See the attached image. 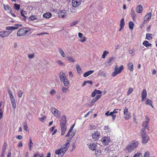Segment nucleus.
I'll list each match as a JSON object with an SVG mask.
<instances>
[{"mask_svg": "<svg viewBox=\"0 0 157 157\" xmlns=\"http://www.w3.org/2000/svg\"><path fill=\"white\" fill-rule=\"evenodd\" d=\"M66 117L65 116H63L61 118L60 121V126L61 128V134L62 135H64L66 130Z\"/></svg>", "mask_w": 157, "mask_h": 157, "instance_id": "obj_1", "label": "nucleus"}, {"mask_svg": "<svg viewBox=\"0 0 157 157\" xmlns=\"http://www.w3.org/2000/svg\"><path fill=\"white\" fill-rule=\"evenodd\" d=\"M68 142L65 144L59 150H56L55 153L59 156H63L68 148Z\"/></svg>", "mask_w": 157, "mask_h": 157, "instance_id": "obj_2", "label": "nucleus"}, {"mask_svg": "<svg viewBox=\"0 0 157 157\" xmlns=\"http://www.w3.org/2000/svg\"><path fill=\"white\" fill-rule=\"evenodd\" d=\"M31 30V28L29 27H24L18 30L17 35L18 36H24L27 34Z\"/></svg>", "mask_w": 157, "mask_h": 157, "instance_id": "obj_3", "label": "nucleus"}, {"mask_svg": "<svg viewBox=\"0 0 157 157\" xmlns=\"http://www.w3.org/2000/svg\"><path fill=\"white\" fill-rule=\"evenodd\" d=\"M124 67L123 65H121L119 67H116L115 68L114 72L112 74L113 77H115L118 74L120 73L123 70Z\"/></svg>", "mask_w": 157, "mask_h": 157, "instance_id": "obj_4", "label": "nucleus"}, {"mask_svg": "<svg viewBox=\"0 0 157 157\" xmlns=\"http://www.w3.org/2000/svg\"><path fill=\"white\" fill-rule=\"evenodd\" d=\"M66 12V11L65 10H62L60 11L58 13V15L59 17L61 18L66 17L67 16Z\"/></svg>", "mask_w": 157, "mask_h": 157, "instance_id": "obj_5", "label": "nucleus"}, {"mask_svg": "<svg viewBox=\"0 0 157 157\" xmlns=\"http://www.w3.org/2000/svg\"><path fill=\"white\" fill-rule=\"evenodd\" d=\"M51 111L55 116L59 118H60V114L59 111L58 109L53 108L52 109Z\"/></svg>", "mask_w": 157, "mask_h": 157, "instance_id": "obj_6", "label": "nucleus"}, {"mask_svg": "<svg viewBox=\"0 0 157 157\" xmlns=\"http://www.w3.org/2000/svg\"><path fill=\"white\" fill-rule=\"evenodd\" d=\"M82 1V0H72V4L73 7H76L79 6Z\"/></svg>", "mask_w": 157, "mask_h": 157, "instance_id": "obj_7", "label": "nucleus"}, {"mask_svg": "<svg viewBox=\"0 0 157 157\" xmlns=\"http://www.w3.org/2000/svg\"><path fill=\"white\" fill-rule=\"evenodd\" d=\"M110 141L109 138L106 136H104L101 139V141L103 144L105 145H107Z\"/></svg>", "mask_w": 157, "mask_h": 157, "instance_id": "obj_8", "label": "nucleus"}, {"mask_svg": "<svg viewBox=\"0 0 157 157\" xmlns=\"http://www.w3.org/2000/svg\"><path fill=\"white\" fill-rule=\"evenodd\" d=\"M22 25L21 24H16L13 26L6 27V29L8 30H15L18 29L19 27H21Z\"/></svg>", "mask_w": 157, "mask_h": 157, "instance_id": "obj_9", "label": "nucleus"}, {"mask_svg": "<svg viewBox=\"0 0 157 157\" xmlns=\"http://www.w3.org/2000/svg\"><path fill=\"white\" fill-rule=\"evenodd\" d=\"M89 148L91 150H96L97 148V143H91L88 145Z\"/></svg>", "mask_w": 157, "mask_h": 157, "instance_id": "obj_10", "label": "nucleus"}, {"mask_svg": "<svg viewBox=\"0 0 157 157\" xmlns=\"http://www.w3.org/2000/svg\"><path fill=\"white\" fill-rule=\"evenodd\" d=\"M11 33L9 31H1L0 32V36L3 38L8 36Z\"/></svg>", "mask_w": 157, "mask_h": 157, "instance_id": "obj_11", "label": "nucleus"}, {"mask_svg": "<svg viewBox=\"0 0 157 157\" xmlns=\"http://www.w3.org/2000/svg\"><path fill=\"white\" fill-rule=\"evenodd\" d=\"M142 143L143 144H145L147 143L149 139V137L147 135H143L142 136Z\"/></svg>", "mask_w": 157, "mask_h": 157, "instance_id": "obj_12", "label": "nucleus"}, {"mask_svg": "<svg viewBox=\"0 0 157 157\" xmlns=\"http://www.w3.org/2000/svg\"><path fill=\"white\" fill-rule=\"evenodd\" d=\"M145 118L146 121H145L143 122L142 126L144 128H145L148 130H149V128L148 127L147 124L150 121V119L147 116L145 117Z\"/></svg>", "mask_w": 157, "mask_h": 157, "instance_id": "obj_13", "label": "nucleus"}, {"mask_svg": "<svg viewBox=\"0 0 157 157\" xmlns=\"http://www.w3.org/2000/svg\"><path fill=\"white\" fill-rule=\"evenodd\" d=\"M92 137L95 140H98L100 137V135L99 132L98 131H95L94 133L92 134Z\"/></svg>", "mask_w": 157, "mask_h": 157, "instance_id": "obj_14", "label": "nucleus"}, {"mask_svg": "<svg viewBox=\"0 0 157 157\" xmlns=\"http://www.w3.org/2000/svg\"><path fill=\"white\" fill-rule=\"evenodd\" d=\"M152 15V14L151 12L148 13L145 16L144 18V21L147 22L149 21V20L151 19Z\"/></svg>", "mask_w": 157, "mask_h": 157, "instance_id": "obj_15", "label": "nucleus"}, {"mask_svg": "<svg viewBox=\"0 0 157 157\" xmlns=\"http://www.w3.org/2000/svg\"><path fill=\"white\" fill-rule=\"evenodd\" d=\"M129 143L134 149L137 147L139 144L138 141L136 140H133L132 142H130Z\"/></svg>", "mask_w": 157, "mask_h": 157, "instance_id": "obj_16", "label": "nucleus"}, {"mask_svg": "<svg viewBox=\"0 0 157 157\" xmlns=\"http://www.w3.org/2000/svg\"><path fill=\"white\" fill-rule=\"evenodd\" d=\"M147 96V93L146 90H143L141 94L142 101H144Z\"/></svg>", "mask_w": 157, "mask_h": 157, "instance_id": "obj_17", "label": "nucleus"}, {"mask_svg": "<svg viewBox=\"0 0 157 157\" xmlns=\"http://www.w3.org/2000/svg\"><path fill=\"white\" fill-rule=\"evenodd\" d=\"M131 15L132 20L134 21H136V16L133 8H132L131 10Z\"/></svg>", "mask_w": 157, "mask_h": 157, "instance_id": "obj_18", "label": "nucleus"}, {"mask_svg": "<svg viewBox=\"0 0 157 157\" xmlns=\"http://www.w3.org/2000/svg\"><path fill=\"white\" fill-rule=\"evenodd\" d=\"M136 10L137 13H142L143 10V7L141 5H139L136 7Z\"/></svg>", "mask_w": 157, "mask_h": 157, "instance_id": "obj_19", "label": "nucleus"}, {"mask_svg": "<svg viewBox=\"0 0 157 157\" xmlns=\"http://www.w3.org/2000/svg\"><path fill=\"white\" fill-rule=\"evenodd\" d=\"M21 15L23 17L22 19L23 20L25 21L26 19V16L27 15L26 12L25 11L21 10Z\"/></svg>", "mask_w": 157, "mask_h": 157, "instance_id": "obj_20", "label": "nucleus"}, {"mask_svg": "<svg viewBox=\"0 0 157 157\" xmlns=\"http://www.w3.org/2000/svg\"><path fill=\"white\" fill-rule=\"evenodd\" d=\"M101 95H98L96 96V97L93 98L91 101V103L92 104L94 103L96 101H97L101 97Z\"/></svg>", "mask_w": 157, "mask_h": 157, "instance_id": "obj_21", "label": "nucleus"}, {"mask_svg": "<svg viewBox=\"0 0 157 157\" xmlns=\"http://www.w3.org/2000/svg\"><path fill=\"white\" fill-rule=\"evenodd\" d=\"M52 16V13L50 12H47L43 14V17L47 19L50 18Z\"/></svg>", "mask_w": 157, "mask_h": 157, "instance_id": "obj_22", "label": "nucleus"}, {"mask_svg": "<svg viewBox=\"0 0 157 157\" xmlns=\"http://www.w3.org/2000/svg\"><path fill=\"white\" fill-rule=\"evenodd\" d=\"M126 150L129 152L132 151L134 149L131 145L129 143L126 148Z\"/></svg>", "mask_w": 157, "mask_h": 157, "instance_id": "obj_23", "label": "nucleus"}, {"mask_svg": "<svg viewBox=\"0 0 157 157\" xmlns=\"http://www.w3.org/2000/svg\"><path fill=\"white\" fill-rule=\"evenodd\" d=\"M94 72V70H90L86 72L83 75L84 77H86L89 76Z\"/></svg>", "mask_w": 157, "mask_h": 157, "instance_id": "obj_24", "label": "nucleus"}, {"mask_svg": "<svg viewBox=\"0 0 157 157\" xmlns=\"http://www.w3.org/2000/svg\"><path fill=\"white\" fill-rule=\"evenodd\" d=\"M12 105L14 109H15L16 108V103L14 98L10 99Z\"/></svg>", "mask_w": 157, "mask_h": 157, "instance_id": "obj_25", "label": "nucleus"}, {"mask_svg": "<svg viewBox=\"0 0 157 157\" xmlns=\"http://www.w3.org/2000/svg\"><path fill=\"white\" fill-rule=\"evenodd\" d=\"M59 78L61 82H63L64 79H66L65 74L63 73H62L60 75Z\"/></svg>", "mask_w": 157, "mask_h": 157, "instance_id": "obj_26", "label": "nucleus"}, {"mask_svg": "<svg viewBox=\"0 0 157 157\" xmlns=\"http://www.w3.org/2000/svg\"><path fill=\"white\" fill-rule=\"evenodd\" d=\"M143 44L147 48H149L150 47H151V44L149 43V42L147 40L144 41L143 43Z\"/></svg>", "mask_w": 157, "mask_h": 157, "instance_id": "obj_27", "label": "nucleus"}, {"mask_svg": "<svg viewBox=\"0 0 157 157\" xmlns=\"http://www.w3.org/2000/svg\"><path fill=\"white\" fill-rule=\"evenodd\" d=\"M128 69L130 70L131 71H133V66L132 62H130L128 63Z\"/></svg>", "mask_w": 157, "mask_h": 157, "instance_id": "obj_28", "label": "nucleus"}, {"mask_svg": "<svg viewBox=\"0 0 157 157\" xmlns=\"http://www.w3.org/2000/svg\"><path fill=\"white\" fill-rule=\"evenodd\" d=\"M59 51L60 55L63 57H66V55L63 50L61 48H59L58 49Z\"/></svg>", "mask_w": 157, "mask_h": 157, "instance_id": "obj_29", "label": "nucleus"}, {"mask_svg": "<svg viewBox=\"0 0 157 157\" xmlns=\"http://www.w3.org/2000/svg\"><path fill=\"white\" fill-rule=\"evenodd\" d=\"M37 16L36 15H33L30 16L29 17V20L30 21H33L37 19Z\"/></svg>", "mask_w": 157, "mask_h": 157, "instance_id": "obj_30", "label": "nucleus"}, {"mask_svg": "<svg viewBox=\"0 0 157 157\" xmlns=\"http://www.w3.org/2000/svg\"><path fill=\"white\" fill-rule=\"evenodd\" d=\"M124 115L125 116L124 117V118L125 120H128L130 119L131 117V113H130Z\"/></svg>", "mask_w": 157, "mask_h": 157, "instance_id": "obj_31", "label": "nucleus"}, {"mask_svg": "<svg viewBox=\"0 0 157 157\" xmlns=\"http://www.w3.org/2000/svg\"><path fill=\"white\" fill-rule=\"evenodd\" d=\"M33 143L32 142L31 138L29 139V150L31 151L32 150V148L33 147Z\"/></svg>", "mask_w": 157, "mask_h": 157, "instance_id": "obj_32", "label": "nucleus"}, {"mask_svg": "<svg viewBox=\"0 0 157 157\" xmlns=\"http://www.w3.org/2000/svg\"><path fill=\"white\" fill-rule=\"evenodd\" d=\"M134 24L132 21H130L129 23L128 26L129 28L131 30H132L133 28Z\"/></svg>", "mask_w": 157, "mask_h": 157, "instance_id": "obj_33", "label": "nucleus"}, {"mask_svg": "<svg viewBox=\"0 0 157 157\" xmlns=\"http://www.w3.org/2000/svg\"><path fill=\"white\" fill-rule=\"evenodd\" d=\"M152 34H151L147 33L146 34V37L145 39L147 40H150L152 39Z\"/></svg>", "mask_w": 157, "mask_h": 157, "instance_id": "obj_34", "label": "nucleus"}, {"mask_svg": "<svg viewBox=\"0 0 157 157\" xmlns=\"http://www.w3.org/2000/svg\"><path fill=\"white\" fill-rule=\"evenodd\" d=\"M109 54V52L106 50L105 51L102 56V57L103 59H105L107 55Z\"/></svg>", "mask_w": 157, "mask_h": 157, "instance_id": "obj_35", "label": "nucleus"}, {"mask_svg": "<svg viewBox=\"0 0 157 157\" xmlns=\"http://www.w3.org/2000/svg\"><path fill=\"white\" fill-rule=\"evenodd\" d=\"M63 82L64 86L66 87L67 86L69 83V82L67 78H66V79H64V80H63Z\"/></svg>", "mask_w": 157, "mask_h": 157, "instance_id": "obj_36", "label": "nucleus"}, {"mask_svg": "<svg viewBox=\"0 0 157 157\" xmlns=\"http://www.w3.org/2000/svg\"><path fill=\"white\" fill-rule=\"evenodd\" d=\"M8 93L10 97V100L14 98L12 92L10 90H8Z\"/></svg>", "mask_w": 157, "mask_h": 157, "instance_id": "obj_37", "label": "nucleus"}, {"mask_svg": "<svg viewBox=\"0 0 157 157\" xmlns=\"http://www.w3.org/2000/svg\"><path fill=\"white\" fill-rule=\"evenodd\" d=\"M4 7L6 10L10 11H11V8L9 5L5 6L4 5Z\"/></svg>", "mask_w": 157, "mask_h": 157, "instance_id": "obj_38", "label": "nucleus"}, {"mask_svg": "<svg viewBox=\"0 0 157 157\" xmlns=\"http://www.w3.org/2000/svg\"><path fill=\"white\" fill-rule=\"evenodd\" d=\"M146 100V104L147 105H150L152 107H153V105H151L152 103V101L149 99H147Z\"/></svg>", "mask_w": 157, "mask_h": 157, "instance_id": "obj_39", "label": "nucleus"}, {"mask_svg": "<svg viewBox=\"0 0 157 157\" xmlns=\"http://www.w3.org/2000/svg\"><path fill=\"white\" fill-rule=\"evenodd\" d=\"M34 157H44L43 154L40 155L38 153H35L33 155Z\"/></svg>", "mask_w": 157, "mask_h": 157, "instance_id": "obj_40", "label": "nucleus"}, {"mask_svg": "<svg viewBox=\"0 0 157 157\" xmlns=\"http://www.w3.org/2000/svg\"><path fill=\"white\" fill-rule=\"evenodd\" d=\"M62 91L63 93H66L69 91V89L67 87L63 86L62 88Z\"/></svg>", "mask_w": 157, "mask_h": 157, "instance_id": "obj_41", "label": "nucleus"}, {"mask_svg": "<svg viewBox=\"0 0 157 157\" xmlns=\"http://www.w3.org/2000/svg\"><path fill=\"white\" fill-rule=\"evenodd\" d=\"M133 89L132 88H130L127 92V95L128 96L130 95L133 91Z\"/></svg>", "mask_w": 157, "mask_h": 157, "instance_id": "obj_42", "label": "nucleus"}, {"mask_svg": "<svg viewBox=\"0 0 157 157\" xmlns=\"http://www.w3.org/2000/svg\"><path fill=\"white\" fill-rule=\"evenodd\" d=\"M23 126L25 130L27 132H29V130L28 129V127L27 124L25 123H23Z\"/></svg>", "mask_w": 157, "mask_h": 157, "instance_id": "obj_43", "label": "nucleus"}, {"mask_svg": "<svg viewBox=\"0 0 157 157\" xmlns=\"http://www.w3.org/2000/svg\"><path fill=\"white\" fill-rule=\"evenodd\" d=\"M146 128H143L142 129H141V133L142 135V136L143 135H146L145 131H146Z\"/></svg>", "mask_w": 157, "mask_h": 157, "instance_id": "obj_44", "label": "nucleus"}, {"mask_svg": "<svg viewBox=\"0 0 157 157\" xmlns=\"http://www.w3.org/2000/svg\"><path fill=\"white\" fill-rule=\"evenodd\" d=\"M78 21H74L70 24V27H72L74 25H76L78 23Z\"/></svg>", "mask_w": 157, "mask_h": 157, "instance_id": "obj_45", "label": "nucleus"}, {"mask_svg": "<svg viewBox=\"0 0 157 157\" xmlns=\"http://www.w3.org/2000/svg\"><path fill=\"white\" fill-rule=\"evenodd\" d=\"M124 18H122L121 21L120 26L124 27Z\"/></svg>", "mask_w": 157, "mask_h": 157, "instance_id": "obj_46", "label": "nucleus"}, {"mask_svg": "<svg viewBox=\"0 0 157 157\" xmlns=\"http://www.w3.org/2000/svg\"><path fill=\"white\" fill-rule=\"evenodd\" d=\"M67 58L68 59V60L70 62H74L75 60L72 57H67Z\"/></svg>", "mask_w": 157, "mask_h": 157, "instance_id": "obj_47", "label": "nucleus"}, {"mask_svg": "<svg viewBox=\"0 0 157 157\" xmlns=\"http://www.w3.org/2000/svg\"><path fill=\"white\" fill-rule=\"evenodd\" d=\"M14 8L17 10H18L20 9V5L17 4H14Z\"/></svg>", "mask_w": 157, "mask_h": 157, "instance_id": "obj_48", "label": "nucleus"}, {"mask_svg": "<svg viewBox=\"0 0 157 157\" xmlns=\"http://www.w3.org/2000/svg\"><path fill=\"white\" fill-rule=\"evenodd\" d=\"M56 62L59 64L60 65V66H63L65 65V64H64L60 60H58V61H56Z\"/></svg>", "mask_w": 157, "mask_h": 157, "instance_id": "obj_49", "label": "nucleus"}, {"mask_svg": "<svg viewBox=\"0 0 157 157\" xmlns=\"http://www.w3.org/2000/svg\"><path fill=\"white\" fill-rule=\"evenodd\" d=\"M95 154L97 156H99L101 154V151L98 150L95 152Z\"/></svg>", "mask_w": 157, "mask_h": 157, "instance_id": "obj_50", "label": "nucleus"}, {"mask_svg": "<svg viewBox=\"0 0 157 157\" xmlns=\"http://www.w3.org/2000/svg\"><path fill=\"white\" fill-rule=\"evenodd\" d=\"M76 68L77 72L78 73H80V71L81 70L80 67L79 65L76 66Z\"/></svg>", "mask_w": 157, "mask_h": 157, "instance_id": "obj_51", "label": "nucleus"}, {"mask_svg": "<svg viewBox=\"0 0 157 157\" xmlns=\"http://www.w3.org/2000/svg\"><path fill=\"white\" fill-rule=\"evenodd\" d=\"M22 91L20 90L18 91V97L20 98H21L22 97Z\"/></svg>", "mask_w": 157, "mask_h": 157, "instance_id": "obj_52", "label": "nucleus"}, {"mask_svg": "<svg viewBox=\"0 0 157 157\" xmlns=\"http://www.w3.org/2000/svg\"><path fill=\"white\" fill-rule=\"evenodd\" d=\"M142 155L141 153H137L135 154L133 157H141Z\"/></svg>", "mask_w": 157, "mask_h": 157, "instance_id": "obj_53", "label": "nucleus"}, {"mask_svg": "<svg viewBox=\"0 0 157 157\" xmlns=\"http://www.w3.org/2000/svg\"><path fill=\"white\" fill-rule=\"evenodd\" d=\"M96 91V90H94V91L92 92V94H91L92 97H94L96 95V94H97Z\"/></svg>", "mask_w": 157, "mask_h": 157, "instance_id": "obj_54", "label": "nucleus"}, {"mask_svg": "<svg viewBox=\"0 0 157 157\" xmlns=\"http://www.w3.org/2000/svg\"><path fill=\"white\" fill-rule=\"evenodd\" d=\"M46 117L44 116V117L39 118V119L40 121L43 122L46 120Z\"/></svg>", "mask_w": 157, "mask_h": 157, "instance_id": "obj_55", "label": "nucleus"}, {"mask_svg": "<svg viewBox=\"0 0 157 157\" xmlns=\"http://www.w3.org/2000/svg\"><path fill=\"white\" fill-rule=\"evenodd\" d=\"M128 110L127 108H125L124 111V114L127 113H128Z\"/></svg>", "mask_w": 157, "mask_h": 157, "instance_id": "obj_56", "label": "nucleus"}, {"mask_svg": "<svg viewBox=\"0 0 157 157\" xmlns=\"http://www.w3.org/2000/svg\"><path fill=\"white\" fill-rule=\"evenodd\" d=\"M114 58L113 57H111L110 59H109L108 61L107 62V63L108 64L109 63L111 62H112L113 59Z\"/></svg>", "mask_w": 157, "mask_h": 157, "instance_id": "obj_57", "label": "nucleus"}, {"mask_svg": "<svg viewBox=\"0 0 157 157\" xmlns=\"http://www.w3.org/2000/svg\"><path fill=\"white\" fill-rule=\"evenodd\" d=\"M34 54H29L28 55V57L30 59H32L34 57Z\"/></svg>", "mask_w": 157, "mask_h": 157, "instance_id": "obj_58", "label": "nucleus"}, {"mask_svg": "<svg viewBox=\"0 0 157 157\" xmlns=\"http://www.w3.org/2000/svg\"><path fill=\"white\" fill-rule=\"evenodd\" d=\"M50 93L52 95H53L56 93V91L53 90H52L50 91Z\"/></svg>", "mask_w": 157, "mask_h": 157, "instance_id": "obj_59", "label": "nucleus"}, {"mask_svg": "<svg viewBox=\"0 0 157 157\" xmlns=\"http://www.w3.org/2000/svg\"><path fill=\"white\" fill-rule=\"evenodd\" d=\"M95 127V126L93 125H89V127L90 128V130H92Z\"/></svg>", "mask_w": 157, "mask_h": 157, "instance_id": "obj_60", "label": "nucleus"}, {"mask_svg": "<svg viewBox=\"0 0 157 157\" xmlns=\"http://www.w3.org/2000/svg\"><path fill=\"white\" fill-rule=\"evenodd\" d=\"M83 34L82 33H78V36L79 38H82L83 37Z\"/></svg>", "mask_w": 157, "mask_h": 157, "instance_id": "obj_61", "label": "nucleus"}, {"mask_svg": "<svg viewBox=\"0 0 157 157\" xmlns=\"http://www.w3.org/2000/svg\"><path fill=\"white\" fill-rule=\"evenodd\" d=\"M96 90V92L97 94H101L102 93V92L101 90H97L96 89H95Z\"/></svg>", "mask_w": 157, "mask_h": 157, "instance_id": "obj_62", "label": "nucleus"}, {"mask_svg": "<svg viewBox=\"0 0 157 157\" xmlns=\"http://www.w3.org/2000/svg\"><path fill=\"white\" fill-rule=\"evenodd\" d=\"M147 22H146V21H144H144L142 23V24L140 26V28H142V27H143L144 26V25H145V23H146Z\"/></svg>", "mask_w": 157, "mask_h": 157, "instance_id": "obj_63", "label": "nucleus"}, {"mask_svg": "<svg viewBox=\"0 0 157 157\" xmlns=\"http://www.w3.org/2000/svg\"><path fill=\"white\" fill-rule=\"evenodd\" d=\"M118 110V109H114L113 111V113L114 114H116L118 113L117 110Z\"/></svg>", "mask_w": 157, "mask_h": 157, "instance_id": "obj_64", "label": "nucleus"}]
</instances>
